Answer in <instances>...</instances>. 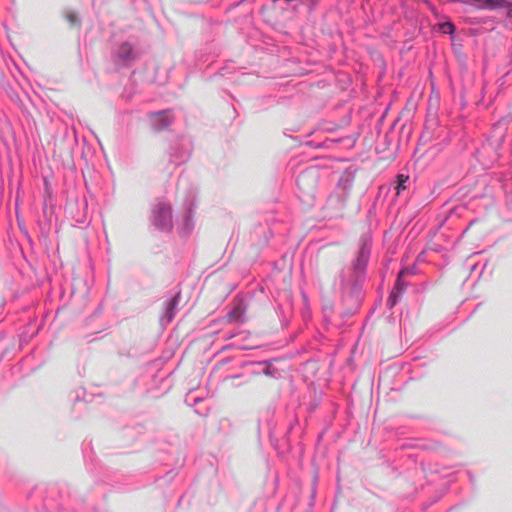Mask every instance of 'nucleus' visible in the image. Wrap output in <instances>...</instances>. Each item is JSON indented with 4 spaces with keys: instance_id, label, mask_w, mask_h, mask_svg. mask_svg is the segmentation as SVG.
<instances>
[{
    "instance_id": "obj_1",
    "label": "nucleus",
    "mask_w": 512,
    "mask_h": 512,
    "mask_svg": "<svg viewBox=\"0 0 512 512\" xmlns=\"http://www.w3.org/2000/svg\"><path fill=\"white\" fill-rule=\"evenodd\" d=\"M372 240L369 235H363L360 239L359 249L356 258L352 262L349 281L353 285L362 282L366 275L367 265L371 254Z\"/></svg>"
},
{
    "instance_id": "obj_2",
    "label": "nucleus",
    "mask_w": 512,
    "mask_h": 512,
    "mask_svg": "<svg viewBox=\"0 0 512 512\" xmlns=\"http://www.w3.org/2000/svg\"><path fill=\"white\" fill-rule=\"evenodd\" d=\"M151 222L153 226L162 232H170L173 228V216L171 206L158 201L151 210Z\"/></svg>"
},
{
    "instance_id": "obj_3",
    "label": "nucleus",
    "mask_w": 512,
    "mask_h": 512,
    "mask_svg": "<svg viewBox=\"0 0 512 512\" xmlns=\"http://www.w3.org/2000/svg\"><path fill=\"white\" fill-rule=\"evenodd\" d=\"M140 55L138 48L132 43L124 41L112 52V60L118 67H129L139 59Z\"/></svg>"
},
{
    "instance_id": "obj_4",
    "label": "nucleus",
    "mask_w": 512,
    "mask_h": 512,
    "mask_svg": "<svg viewBox=\"0 0 512 512\" xmlns=\"http://www.w3.org/2000/svg\"><path fill=\"white\" fill-rule=\"evenodd\" d=\"M180 302V293H176L174 296L170 297L169 299L165 300L163 303V312L160 316V325L162 327H167L175 318L178 305Z\"/></svg>"
},
{
    "instance_id": "obj_5",
    "label": "nucleus",
    "mask_w": 512,
    "mask_h": 512,
    "mask_svg": "<svg viewBox=\"0 0 512 512\" xmlns=\"http://www.w3.org/2000/svg\"><path fill=\"white\" fill-rule=\"evenodd\" d=\"M190 144L187 141H180L171 145L169 150V161L174 165L185 163L190 157Z\"/></svg>"
},
{
    "instance_id": "obj_6",
    "label": "nucleus",
    "mask_w": 512,
    "mask_h": 512,
    "mask_svg": "<svg viewBox=\"0 0 512 512\" xmlns=\"http://www.w3.org/2000/svg\"><path fill=\"white\" fill-rule=\"evenodd\" d=\"M149 122L155 132H160L172 124L173 116L170 110L152 112L149 114Z\"/></svg>"
},
{
    "instance_id": "obj_7",
    "label": "nucleus",
    "mask_w": 512,
    "mask_h": 512,
    "mask_svg": "<svg viewBox=\"0 0 512 512\" xmlns=\"http://www.w3.org/2000/svg\"><path fill=\"white\" fill-rule=\"evenodd\" d=\"M407 287L408 283L405 281V276L400 277V273H398L395 286L387 300V304L390 308L394 307L398 303L400 297L406 291Z\"/></svg>"
},
{
    "instance_id": "obj_8",
    "label": "nucleus",
    "mask_w": 512,
    "mask_h": 512,
    "mask_svg": "<svg viewBox=\"0 0 512 512\" xmlns=\"http://www.w3.org/2000/svg\"><path fill=\"white\" fill-rule=\"evenodd\" d=\"M272 361H263L258 362L256 364L255 369L252 371L254 375H260L263 374L265 376L271 377V378H279L280 377V371L277 368L272 367L271 365Z\"/></svg>"
},
{
    "instance_id": "obj_9",
    "label": "nucleus",
    "mask_w": 512,
    "mask_h": 512,
    "mask_svg": "<svg viewBox=\"0 0 512 512\" xmlns=\"http://www.w3.org/2000/svg\"><path fill=\"white\" fill-rule=\"evenodd\" d=\"M476 7L480 9L495 10L500 8H507L512 4L506 0H475Z\"/></svg>"
},
{
    "instance_id": "obj_10",
    "label": "nucleus",
    "mask_w": 512,
    "mask_h": 512,
    "mask_svg": "<svg viewBox=\"0 0 512 512\" xmlns=\"http://www.w3.org/2000/svg\"><path fill=\"white\" fill-rule=\"evenodd\" d=\"M225 320L229 323L244 322L245 308L241 304L235 305L225 316Z\"/></svg>"
},
{
    "instance_id": "obj_11",
    "label": "nucleus",
    "mask_w": 512,
    "mask_h": 512,
    "mask_svg": "<svg viewBox=\"0 0 512 512\" xmlns=\"http://www.w3.org/2000/svg\"><path fill=\"white\" fill-rule=\"evenodd\" d=\"M276 312L280 318L282 325L286 326L289 323L292 312V303L290 299H288L285 304H279L276 308Z\"/></svg>"
},
{
    "instance_id": "obj_12",
    "label": "nucleus",
    "mask_w": 512,
    "mask_h": 512,
    "mask_svg": "<svg viewBox=\"0 0 512 512\" xmlns=\"http://www.w3.org/2000/svg\"><path fill=\"white\" fill-rule=\"evenodd\" d=\"M192 206H193V204L190 203L189 206L187 207V211H186L184 221H183V224L181 227V234L185 235V236L188 235L194 227L193 207Z\"/></svg>"
},
{
    "instance_id": "obj_13",
    "label": "nucleus",
    "mask_w": 512,
    "mask_h": 512,
    "mask_svg": "<svg viewBox=\"0 0 512 512\" xmlns=\"http://www.w3.org/2000/svg\"><path fill=\"white\" fill-rule=\"evenodd\" d=\"M397 184H396V194L400 195L402 191H404L407 188V184L409 183V176L404 174H398L397 175Z\"/></svg>"
},
{
    "instance_id": "obj_14",
    "label": "nucleus",
    "mask_w": 512,
    "mask_h": 512,
    "mask_svg": "<svg viewBox=\"0 0 512 512\" xmlns=\"http://www.w3.org/2000/svg\"><path fill=\"white\" fill-rule=\"evenodd\" d=\"M81 206L83 208V211L81 213H78L77 215H73V218L75 219V222L79 225H85L88 223L87 215H86V207L87 203L85 200L82 201Z\"/></svg>"
},
{
    "instance_id": "obj_15",
    "label": "nucleus",
    "mask_w": 512,
    "mask_h": 512,
    "mask_svg": "<svg viewBox=\"0 0 512 512\" xmlns=\"http://www.w3.org/2000/svg\"><path fill=\"white\" fill-rule=\"evenodd\" d=\"M439 29L442 33L445 34H454L455 26L452 22H444L439 25Z\"/></svg>"
},
{
    "instance_id": "obj_16",
    "label": "nucleus",
    "mask_w": 512,
    "mask_h": 512,
    "mask_svg": "<svg viewBox=\"0 0 512 512\" xmlns=\"http://www.w3.org/2000/svg\"><path fill=\"white\" fill-rule=\"evenodd\" d=\"M400 277L401 276H410V275H415L417 273V267L416 265H412V266H409V267H405V268H402L400 271Z\"/></svg>"
},
{
    "instance_id": "obj_17",
    "label": "nucleus",
    "mask_w": 512,
    "mask_h": 512,
    "mask_svg": "<svg viewBox=\"0 0 512 512\" xmlns=\"http://www.w3.org/2000/svg\"><path fill=\"white\" fill-rule=\"evenodd\" d=\"M66 19L67 21L71 24V25H79L80 24V20L77 16L76 13L74 12H67L66 14Z\"/></svg>"
},
{
    "instance_id": "obj_18",
    "label": "nucleus",
    "mask_w": 512,
    "mask_h": 512,
    "mask_svg": "<svg viewBox=\"0 0 512 512\" xmlns=\"http://www.w3.org/2000/svg\"><path fill=\"white\" fill-rule=\"evenodd\" d=\"M335 142H338L337 140H331V139H328L326 140L325 142L323 143H313V142H309L308 144L315 147V148H321V147H328L329 144H332V143H335Z\"/></svg>"
},
{
    "instance_id": "obj_19",
    "label": "nucleus",
    "mask_w": 512,
    "mask_h": 512,
    "mask_svg": "<svg viewBox=\"0 0 512 512\" xmlns=\"http://www.w3.org/2000/svg\"><path fill=\"white\" fill-rule=\"evenodd\" d=\"M301 296H302L304 306L307 307L309 305V298H308L307 293L304 290L301 291Z\"/></svg>"
},
{
    "instance_id": "obj_20",
    "label": "nucleus",
    "mask_w": 512,
    "mask_h": 512,
    "mask_svg": "<svg viewBox=\"0 0 512 512\" xmlns=\"http://www.w3.org/2000/svg\"><path fill=\"white\" fill-rule=\"evenodd\" d=\"M311 317V314H310V310H309V305L307 307L304 306V311H303V318L305 320L309 319Z\"/></svg>"
},
{
    "instance_id": "obj_21",
    "label": "nucleus",
    "mask_w": 512,
    "mask_h": 512,
    "mask_svg": "<svg viewBox=\"0 0 512 512\" xmlns=\"http://www.w3.org/2000/svg\"><path fill=\"white\" fill-rule=\"evenodd\" d=\"M239 377H240V375H229V376H226V377L224 378V380H225V381H227V380H233V379H236V378H239Z\"/></svg>"
},
{
    "instance_id": "obj_22",
    "label": "nucleus",
    "mask_w": 512,
    "mask_h": 512,
    "mask_svg": "<svg viewBox=\"0 0 512 512\" xmlns=\"http://www.w3.org/2000/svg\"><path fill=\"white\" fill-rule=\"evenodd\" d=\"M192 400H193V404H194V405H195V404H197V403H199V402L201 401V399H200V398H198V397H195V398H193Z\"/></svg>"
},
{
    "instance_id": "obj_23",
    "label": "nucleus",
    "mask_w": 512,
    "mask_h": 512,
    "mask_svg": "<svg viewBox=\"0 0 512 512\" xmlns=\"http://www.w3.org/2000/svg\"><path fill=\"white\" fill-rule=\"evenodd\" d=\"M234 336H235V334H227V335L225 336V338H226V339H231V338H233Z\"/></svg>"
},
{
    "instance_id": "obj_24",
    "label": "nucleus",
    "mask_w": 512,
    "mask_h": 512,
    "mask_svg": "<svg viewBox=\"0 0 512 512\" xmlns=\"http://www.w3.org/2000/svg\"><path fill=\"white\" fill-rule=\"evenodd\" d=\"M43 209H44V212H45L46 209H47V201L44 202V208Z\"/></svg>"
}]
</instances>
